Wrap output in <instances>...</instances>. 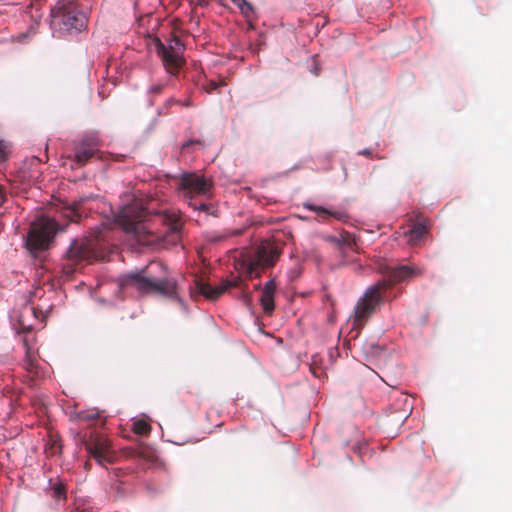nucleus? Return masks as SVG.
<instances>
[{"label":"nucleus","mask_w":512,"mask_h":512,"mask_svg":"<svg viewBox=\"0 0 512 512\" xmlns=\"http://www.w3.org/2000/svg\"><path fill=\"white\" fill-rule=\"evenodd\" d=\"M117 283L121 290L133 288L142 293H156L172 299L178 298L177 282L175 279L152 278L149 276L147 268L121 275Z\"/></svg>","instance_id":"1"},{"label":"nucleus","mask_w":512,"mask_h":512,"mask_svg":"<svg viewBox=\"0 0 512 512\" xmlns=\"http://www.w3.org/2000/svg\"><path fill=\"white\" fill-rule=\"evenodd\" d=\"M52 26L63 34H77L87 27V16L73 0H58L51 9Z\"/></svg>","instance_id":"2"},{"label":"nucleus","mask_w":512,"mask_h":512,"mask_svg":"<svg viewBox=\"0 0 512 512\" xmlns=\"http://www.w3.org/2000/svg\"><path fill=\"white\" fill-rule=\"evenodd\" d=\"M387 282L378 281L369 286L354 308L353 328L361 329L386 298Z\"/></svg>","instance_id":"3"},{"label":"nucleus","mask_w":512,"mask_h":512,"mask_svg":"<svg viewBox=\"0 0 512 512\" xmlns=\"http://www.w3.org/2000/svg\"><path fill=\"white\" fill-rule=\"evenodd\" d=\"M62 228L45 216L36 218L30 225L26 239V247L31 253H37L49 248L55 234Z\"/></svg>","instance_id":"4"},{"label":"nucleus","mask_w":512,"mask_h":512,"mask_svg":"<svg viewBox=\"0 0 512 512\" xmlns=\"http://www.w3.org/2000/svg\"><path fill=\"white\" fill-rule=\"evenodd\" d=\"M146 211L138 203L123 207L118 215V222L128 233L136 235L137 240L142 244L150 243L147 236L150 235L145 224Z\"/></svg>","instance_id":"5"},{"label":"nucleus","mask_w":512,"mask_h":512,"mask_svg":"<svg viewBox=\"0 0 512 512\" xmlns=\"http://www.w3.org/2000/svg\"><path fill=\"white\" fill-rule=\"evenodd\" d=\"M154 46L167 72L176 75L185 62L183 58L184 45L182 41L177 36H173L165 44L159 38H155Z\"/></svg>","instance_id":"6"},{"label":"nucleus","mask_w":512,"mask_h":512,"mask_svg":"<svg viewBox=\"0 0 512 512\" xmlns=\"http://www.w3.org/2000/svg\"><path fill=\"white\" fill-rule=\"evenodd\" d=\"M212 187L213 181L210 178L197 173H183L178 184V190L181 191L185 201L208 195Z\"/></svg>","instance_id":"7"},{"label":"nucleus","mask_w":512,"mask_h":512,"mask_svg":"<svg viewBox=\"0 0 512 512\" xmlns=\"http://www.w3.org/2000/svg\"><path fill=\"white\" fill-rule=\"evenodd\" d=\"M279 255L278 249L271 244H262L248 262L246 273L250 277H259L263 270L275 265Z\"/></svg>","instance_id":"8"},{"label":"nucleus","mask_w":512,"mask_h":512,"mask_svg":"<svg viewBox=\"0 0 512 512\" xmlns=\"http://www.w3.org/2000/svg\"><path fill=\"white\" fill-rule=\"evenodd\" d=\"M240 284L241 279L239 277H235L232 280H223L221 284L216 287L211 286L202 279H195L194 286L190 288V294L194 299L204 296L209 300H216L228 289L232 287H239Z\"/></svg>","instance_id":"9"},{"label":"nucleus","mask_w":512,"mask_h":512,"mask_svg":"<svg viewBox=\"0 0 512 512\" xmlns=\"http://www.w3.org/2000/svg\"><path fill=\"white\" fill-rule=\"evenodd\" d=\"M381 273L384 275L382 281L387 282V289L393 285L410 280L413 277L421 276L424 269L415 265H384L380 267Z\"/></svg>","instance_id":"10"},{"label":"nucleus","mask_w":512,"mask_h":512,"mask_svg":"<svg viewBox=\"0 0 512 512\" xmlns=\"http://www.w3.org/2000/svg\"><path fill=\"white\" fill-rule=\"evenodd\" d=\"M95 240L82 238L75 239L71 242L67 252L66 258L72 264H77L82 261H90L96 258Z\"/></svg>","instance_id":"11"},{"label":"nucleus","mask_w":512,"mask_h":512,"mask_svg":"<svg viewBox=\"0 0 512 512\" xmlns=\"http://www.w3.org/2000/svg\"><path fill=\"white\" fill-rule=\"evenodd\" d=\"M86 449L89 455L101 466H105L107 463H113L116 459V454L111 448V443L106 438H96L86 444Z\"/></svg>","instance_id":"12"},{"label":"nucleus","mask_w":512,"mask_h":512,"mask_svg":"<svg viewBox=\"0 0 512 512\" xmlns=\"http://www.w3.org/2000/svg\"><path fill=\"white\" fill-rule=\"evenodd\" d=\"M98 146L96 137H84L75 147L71 168L83 167L98 152Z\"/></svg>","instance_id":"13"},{"label":"nucleus","mask_w":512,"mask_h":512,"mask_svg":"<svg viewBox=\"0 0 512 512\" xmlns=\"http://www.w3.org/2000/svg\"><path fill=\"white\" fill-rule=\"evenodd\" d=\"M34 341L35 338H29L25 336L23 339V345L25 348V357H24V368L30 374L38 375L39 374V365L37 361V352L34 350Z\"/></svg>","instance_id":"14"},{"label":"nucleus","mask_w":512,"mask_h":512,"mask_svg":"<svg viewBox=\"0 0 512 512\" xmlns=\"http://www.w3.org/2000/svg\"><path fill=\"white\" fill-rule=\"evenodd\" d=\"M159 217L163 224L168 227V230L178 235L184 225L181 212L175 209H167L159 214Z\"/></svg>","instance_id":"15"},{"label":"nucleus","mask_w":512,"mask_h":512,"mask_svg":"<svg viewBox=\"0 0 512 512\" xmlns=\"http://www.w3.org/2000/svg\"><path fill=\"white\" fill-rule=\"evenodd\" d=\"M276 282L274 279L269 280L265 283L262 288V293L260 297V303L263 308L265 314L270 315L275 308L274 305V296L276 292Z\"/></svg>","instance_id":"16"},{"label":"nucleus","mask_w":512,"mask_h":512,"mask_svg":"<svg viewBox=\"0 0 512 512\" xmlns=\"http://www.w3.org/2000/svg\"><path fill=\"white\" fill-rule=\"evenodd\" d=\"M122 454L126 458L142 459L146 462H153L155 459L154 450L145 444H140L137 447H125L122 449Z\"/></svg>","instance_id":"17"},{"label":"nucleus","mask_w":512,"mask_h":512,"mask_svg":"<svg viewBox=\"0 0 512 512\" xmlns=\"http://www.w3.org/2000/svg\"><path fill=\"white\" fill-rule=\"evenodd\" d=\"M304 207L307 208L310 211H313L317 213V215L322 220H327L329 217H333L339 221L346 222L349 220L350 216L346 211L340 210V211H331L328 210L322 206H317L314 204L306 203L304 204Z\"/></svg>","instance_id":"18"},{"label":"nucleus","mask_w":512,"mask_h":512,"mask_svg":"<svg viewBox=\"0 0 512 512\" xmlns=\"http://www.w3.org/2000/svg\"><path fill=\"white\" fill-rule=\"evenodd\" d=\"M428 233V227L422 223L417 222L415 223L411 229L409 230L408 234V242L411 245H417L418 242Z\"/></svg>","instance_id":"19"},{"label":"nucleus","mask_w":512,"mask_h":512,"mask_svg":"<svg viewBox=\"0 0 512 512\" xmlns=\"http://www.w3.org/2000/svg\"><path fill=\"white\" fill-rule=\"evenodd\" d=\"M340 250L345 248L352 249L357 252V245L355 239L348 233L341 235L339 238H331Z\"/></svg>","instance_id":"20"},{"label":"nucleus","mask_w":512,"mask_h":512,"mask_svg":"<svg viewBox=\"0 0 512 512\" xmlns=\"http://www.w3.org/2000/svg\"><path fill=\"white\" fill-rule=\"evenodd\" d=\"M62 445L58 436L50 435L49 440L45 447V452L48 456H55L61 453Z\"/></svg>","instance_id":"21"},{"label":"nucleus","mask_w":512,"mask_h":512,"mask_svg":"<svg viewBox=\"0 0 512 512\" xmlns=\"http://www.w3.org/2000/svg\"><path fill=\"white\" fill-rule=\"evenodd\" d=\"M188 205L193 208L194 210H198L200 212H206L208 215L217 216L216 212L217 210L214 208L212 204H208L206 202H199L193 200L186 201Z\"/></svg>","instance_id":"22"},{"label":"nucleus","mask_w":512,"mask_h":512,"mask_svg":"<svg viewBox=\"0 0 512 512\" xmlns=\"http://www.w3.org/2000/svg\"><path fill=\"white\" fill-rule=\"evenodd\" d=\"M81 203H82V200H80L79 202H74L73 204L67 206L65 208L64 215L67 218H69L71 221H76L78 218L81 217V212H80Z\"/></svg>","instance_id":"23"},{"label":"nucleus","mask_w":512,"mask_h":512,"mask_svg":"<svg viewBox=\"0 0 512 512\" xmlns=\"http://www.w3.org/2000/svg\"><path fill=\"white\" fill-rule=\"evenodd\" d=\"M132 430L138 435H148L151 431V426L146 420L138 419L134 421Z\"/></svg>","instance_id":"24"},{"label":"nucleus","mask_w":512,"mask_h":512,"mask_svg":"<svg viewBox=\"0 0 512 512\" xmlns=\"http://www.w3.org/2000/svg\"><path fill=\"white\" fill-rule=\"evenodd\" d=\"M52 497L56 500H64L66 498L65 486L62 483H56L52 487Z\"/></svg>","instance_id":"25"},{"label":"nucleus","mask_w":512,"mask_h":512,"mask_svg":"<svg viewBox=\"0 0 512 512\" xmlns=\"http://www.w3.org/2000/svg\"><path fill=\"white\" fill-rule=\"evenodd\" d=\"M239 9H240L241 13L244 15V17H246V18H251L255 13L252 4L247 1Z\"/></svg>","instance_id":"26"},{"label":"nucleus","mask_w":512,"mask_h":512,"mask_svg":"<svg viewBox=\"0 0 512 512\" xmlns=\"http://www.w3.org/2000/svg\"><path fill=\"white\" fill-rule=\"evenodd\" d=\"M164 89V85L161 83L154 84L150 87L149 92L151 94H160Z\"/></svg>","instance_id":"27"},{"label":"nucleus","mask_w":512,"mask_h":512,"mask_svg":"<svg viewBox=\"0 0 512 512\" xmlns=\"http://www.w3.org/2000/svg\"><path fill=\"white\" fill-rule=\"evenodd\" d=\"M242 298H243V302L245 303V305L247 307H251L252 297L245 290H243V292H242Z\"/></svg>","instance_id":"28"},{"label":"nucleus","mask_w":512,"mask_h":512,"mask_svg":"<svg viewBox=\"0 0 512 512\" xmlns=\"http://www.w3.org/2000/svg\"><path fill=\"white\" fill-rule=\"evenodd\" d=\"M19 328H20V332H31L32 330V325H26L23 321V319H19Z\"/></svg>","instance_id":"29"},{"label":"nucleus","mask_w":512,"mask_h":512,"mask_svg":"<svg viewBox=\"0 0 512 512\" xmlns=\"http://www.w3.org/2000/svg\"><path fill=\"white\" fill-rule=\"evenodd\" d=\"M358 154L363 155V156H367V157H372L373 156L372 151L370 149H367V148L359 151Z\"/></svg>","instance_id":"30"},{"label":"nucleus","mask_w":512,"mask_h":512,"mask_svg":"<svg viewBox=\"0 0 512 512\" xmlns=\"http://www.w3.org/2000/svg\"><path fill=\"white\" fill-rule=\"evenodd\" d=\"M126 159V155L124 154H116V155H113V160L114 161H124Z\"/></svg>","instance_id":"31"},{"label":"nucleus","mask_w":512,"mask_h":512,"mask_svg":"<svg viewBox=\"0 0 512 512\" xmlns=\"http://www.w3.org/2000/svg\"><path fill=\"white\" fill-rule=\"evenodd\" d=\"M234 5H236L238 8H240L242 5L245 4L246 0H231Z\"/></svg>","instance_id":"32"},{"label":"nucleus","mask_w":512,"mask_h":512,"mask_svg":"<svg viewBox=\"0 0 512 512\" xmlns=\"http://www.w3.org/2000/svg\"><path fill=\"white\" fill-rule=\"evenodd\" d=\"M23 313L35 315V311L32 307H25Z\"/></svg>","instance_id":"33"},{"label":"nucleus","mask_w":512,"mask_h":512,"mask_svg":"<svg viewBox=\"0 0 512 512\" xmlns=\"http://www.w3.org/2000/svg\"><path fill=\"white\" fill-rule=\"evenodd\" d=\"M10 11H13L14 12V15H16V13H20V8H18L17 6L15 5H12L10 6Z\"/></svg>","instance_id":"34"},{"label":"nucleus","mask_w":512,"mask_h":512,"mask_svg":"<svg viewBox=\"0 0 512 512\" xmlns=\"http://www.w3.org/2000/svg\"><path fill=\"white\" fill-rule=\"evenodd\" d=\"M217 87H218V84L215 81H211L209 83V89L210 90H215V89H217Z\"/></svg>","instance_id":"35"},{"label":"nucleus","mask_w":512,"mask_h":512,"mask_svg":"<svg viewBox=\"0 0 512 512\" xmlns=\"http://www.w3.org/2000/svg\"><path fill=\"white\" fill-rule=\"evenodd\" d=\"M1 153H2V161L5 159V156H6V145H4V142L2 141V150H1Z\"/></svg>","instance_id":"36"},{"label":"nucleus","mask_w":512,"mask_h":512,"mask_svg":"<svg viewBox=\"0 0 512 512\" xmlns=\"http://www.w3.org/2000/svg\"><path fill=\"white\" fill-rule=\"evenodd\" d=\"M193 143H199V141H189V142H187V143L183 144V146H182V147H183V148H187L190 144H193Z\"/></svg>","instance_id":"37"},{"label":"nucleus","mask_w":512,"mask_h":512,"mask_svg":"<svg viewBox=\"0 0 512 512\" xmlns=\"http://www.w3.org/2000/svg\"><path fill=\"white\" fill-rule=\"evenodd\" d=\"M9 405L10 406H13L14 405V401L12 400V398L9 399Z\"/></svg>","instance_id":"38"},{"label":"nucleus","mask_w":512,"mask_h":512,"mask_svg":"<svg viewBox=\"0 0 512 512\" xmlns=\"http://www.w3.org/2000/svg\"><path fill=\"white\" fill-rule=\"evenodd\" d=\"M170 103H179V102H178V101H174L173 99H170V100L168 101V104H170Z\"/></svg>","instance_id":"39"},{"label":"nucleus","mask_w":512,"mask_h":512,"mask_svg":"<svg viewBox=\"0 0 512 512\" xmlns=\"http://www.w3.org/2000/svg\"><path fill=\"white\" fill-rule=\"evenodd\" d=\"M183 105H185V106H191L192 104H191V102L187 101V102H185Z\"/></svg>","instance_id":"40"},{"label":"nucleus","mask_w":512,"mask_h":512,"mask_svg":"<svg viewBox=\"0 0 512 512\" xmlns=\"http://www.w3.org/2000/svg\"><path fill=\"white\" fill-rule=\"evenodd\" d=\"M85 468H86V469H90V464H89L88 462H86V464H85Z\"/></svg>","instance_id":"41"},{"label":"nucleus","mask_w":512,"mask_h":512,"mask_svg":"<svg viewBox=\"0 0 512 512\" xmlns=\"http://www.w3.org/2000/svg\"><path fill=\"white\" fill-rule=\"evenodd\" d=\"M221 239H222V237L213 238V240H215V241H216V240L218 241V240H221Z\"/></svg>","instance_id":"42"},{"label":"nucleus","mask_w":512,"mask_h":512,"mask_svg":"<svg viewBox=\"0 0 512 512\" xmlns=\"http://www.w3.org/2000/svg\"><path fill=\"white\" fill-rule=\"evenodd\" d=\"M6 12H7V10H2V11H1V14L3 15V14H4V13H6Z\"/></svg>","instance_id":"43"},{"label":"nucleus","mask_w":512,"mask_h":512,"mask_svg":"<svg viewBox=\"0 0 512 512\" xmlns=\"http://www.w3.org/2000/svg\"><path fill=\"white\" fill-rule=\"evenodd\" d=\"M1 199H2V203L4 202V195L2 194L1 196Z\"/></svg>","instance_id":"44"}]
</instances>
